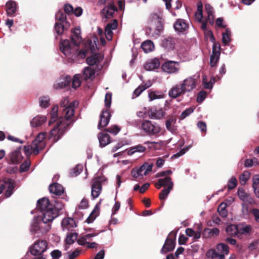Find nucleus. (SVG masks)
Here are the masks:
<instances>
[{
  "label": "nucleus",
  "mask_w": 259,
  "mask_h": 259,
  "mask_svg": "<svg viewBox=\"0 0 259 259\" xmlns=\"http://www.w3.org/2000/svg\"><path fill=\"white\" fill-rule=\"evenodd\" d=\"M148 27L146 29V34L150 38L156 39L160 35L162 29L161 18L156 14L150 15Z\"/></svg>",
  "instance_id": "4"
},
{
  "label": "nucleus",
  "mask_w": 259,
  "mask_h": 259,
  "mask_svg": "<svg viewBox=\"0 0 259 259\" xmlns=\"http://www.w3.org/2000/svg\"><path fill=\"white\" fill-rule=\"evenodd\" d=\"M215 78H211L209 82L207 81L206 76H203L202 82L204 88L210 89L213 87V84L215 82Z\"/></svg>",
  "instance_id": "49"
},
{
  "label": "nucleus",
  "mask_w": 259,
  "mask_h": 259,
  "mask_svg": "<svg viewBox=\"0 0 259 259\" xmlns=\"http://www.w3.org/2000/svg\"><path fill=\"white\" fill-rule=\"evenodd\" d=\"M241 211L244 215H248L250 212L248 204L245 202L242 203Z\"/></svg>",
  "instance_id": "63"
},
{
  "label": "nucleus",
  "mask_w": 259,
  "mask_h": 259,
  "mask_svg": "<svg viewBox=\"0 0 259 259\" xmlns=\"http://www.w3.org/2000/svg\"><path fill=\"white\" fill-rule=\"evenodd\" d=\"M55 17L57 21L54 26L55 32L58 35H61L65 27H67L69 26L66 21V15L62 11H59L56 13Z\"/></svg>",
  "instance_id": "7"
},
{
  "label": "nucleus",
  "mask_w": 259,
  "mask_h": 259,
  "mask_svg": "<svg viewBox=\"0 0 259 259\" xmlns=\"http://www.w3.org/2000/svg\"><path fill=\"white\" fill-rule=\"evenodd\" d=\"M231 35V32L229 29H226L225 32L222 34V41L224 45H227L230 41Z\"/></svg>",
  "instance_id": "47"
},
{
  "label": "nucleus",
  "mask_w": 259,
  "mask_h": 259,
  "mask_svg": "<svg viewBox=\"0 0 259 259\" xmlns=\"http://www.w3.org/2000/svg\"><path fill=\"white\" fill-rule=\"evenodd\" d=\"M49 190L51 193L56 195H61L64 192V188L60 184L54 183L49 186Z\"/></svg>",
  "instance_id": "27"
},
{
  "label": "nucleus",
  "mask_w": 259,
  "mask_h": 259,
  "mask_svg": "<svg viewBox=\"0 0 259 259\" xmlns=\"http://www.w3.org/2000/svg\"><path fill=\"white\" fill-rule=\"evenodd\" d=\"M40 231L39 221H37L36 218H34L31 224L30 231L34 235L37 234L36 236L38 237L40 235Z\"/></svg>",
  "instance_id": "32"
},
{
  "label": "nucleus",
  "mask_w": 259,
  "mask_h": 259,
  "mask_svg": "<svg viewBox=\"0 0 259 259\" xmlns=\"http://www.w3.org/2000/svg\"><path fill=\"white\" fill-rule=\"evenodd\" d=\"M146 151L145 146L138 144L130 147L127 150V154L128 155H132L136 153H144Z\"/></svg>",
  "instance_id": "29"
},
{
  "label": "nucleus",
  "mask_w": 259,
  "mask_h": 259,
  "mask_svg": "<svg viewBox=\"0 0 259 259\" xmlns=\"http://www.w3.org/2000/svg\"><path fill=\"white\" fill-rule=\"evenodd\" d=\"M161 69L168 74H177L180 70V62L166 60L161 65Z\"/></svg>",
  "instance_id": "10"
},
{
  "label": "nucleus",
  "mask_w": 259,
  "mask_h": 259,
  "mask_svg": "<svg viewBox=\"0 0 259 259\" xmlns=\"http://www.w3.org/2000/svg\"><path fill=\"white\" fill-rule=\"evenodd\" d=\"M77 233H71L67 235L65 242L67 245L72 244L77 240Z\"/></svg>",
  "instance_id": "45"
},
{
  "label": "nucleus",
  "mask_w": 259,
  "mask_h": 259,
  "mask_svg": "<svg viewBox=\"0 0 259 259\" xmlns=\"http://www.w3.org/2000/svg\"><path fill=\"white\" fill-rule=\"evenodd\" d=\"M120 131V128H119L116 125H112L106 129L107 132L113 134L114 135H117L119 132Z\"/></svg>",
  "instance_id": "59"
},
{
  "label": "nucleus",
  "mask_w": 259,
  "mask_h": 259,
  "mask_svg": "<svg viewBox=\"0 0 259 259\" xmlns=\"http://www.w3.org/2000/svg\"><path fill=\"white\" fill-rule=\"evenodd\" d=\"M163 116L164 112L161 109L151 110L149 113L150 117L152 119H159L162 118Z\"/></svg>",
  "instance_id": "38"
},
{
  "label": "nucleus",
  "mask_w": 259,
  "mask_h": 259,
  "mask_svg": "<svg viewBox=\"0 0 259 259\" xmlns=\"http://www.w3.org/2000/svg\"><path fill=\"white\" fill-rule=\"evenodd\" d=\"M117 25L118 22L116 19H114L111 23L107 24L105 29V35L107 40H112L113 37L112 31L117 29Z\"/></svg>",
  "instance_id": "18"
},
{
  "label": "nucleus",
  "mask_w": 259,
  "mask_h": 259,
  "mask_svg": "<svg viewBox=\"0 0 259 259\" xmlns=\"http://www.w3.org/2000/svg\"><path fill=\"white\" fill-rule=\"evenodd\" d=\"M37 208L42 213V225L50 223L58 216L57 211L53 209V204L50 203L47 198H42L37 201Z\"/></svg>",
  "instance_id": "3"
},
{
  "label": "nucleus",
  "mask_w": 259,
  "mask_h": 259,
  "mask_svg": "<svg viewBox=\"0 0 259 259\" xmlns=\"http://www.w3.org/2000/svg\"><path fill=\"white\" fill-rule=\"evenodd\" d=\"M205 9L207 16L206 18L207 22H208L210 24H212L214 22V15L213 9L209 4H206Z\"/></svg>",
  "instance_id": "33"
},
{
  "label": "nucleus",
  "mask_w": 259,
  "mask_h": 259,
  "mask_svg": "<svg viewBox=\"0 0 259 259\" xmlns=\"http://www.w3.org/2000/svg\"><path fill=\"white\" fill-rule=\"evenodd\" d=\"M6 12L9 16H14L17 10V4L13 1H8L6 4Z\"/></svg>",
  "instance_id": "25"
},
{
  "label": "nucleus",
  "mask_w": 259,
  "mask_h": 259,
  "mask_svg": "<svg viewBox=\"0 0 259 259\" xmlns=\"http://www.w3.org/2000/svg\"><path fill=\"white\" fill-rule=\"evenodd\" d=\"M175 30L178 33H185L189 28V24L182 19H178L174 24Z\"/></svg>",
  "instance_id": "17"
},
{
  "label": "nucleus",
  "mask_w": 259,
  "mask_h": 259,
  "mask_svg": "<svg viewBox=\"0 0 259 259\" xmlns=\"http://www.w3.org/2000/svg\"><path fill=\"white\" fill-rule=\"evenodd\" d=\"M71 78L69 76H66L60 79L59 82L54 85L56 89H62L68 86L71 82Z\"/></svg>",
  "instance_id": "34"
},
{
  "label": "nucleus",
  "mask_w": 259,
  "mask_h": 259,
  "mask_svg": "<svg viewBox=\"0 0 259 259\" xmlns=\"http://www.w3.org/2000/svg\"><path fill=\"white\" fill-rule=\"evenodd\" d=\"M152 164L145 163L139 168L133 169L132 170L131 175L133 177L141 180L143 178L144 176L147 175L149 172L152 171Z\"/></svg>",
  "instance_id": "9"
},
{
  "label": "nucleus",
  "mask_w": 259,
  "mask_h": 259,
  "mask_svg": "<svg viewBox=\"0 0 259 259\" xmlns=\"http://www.w3.org/2000/svg\"><path fill=\"white\" fill-rule=\"evenodd\" d=\"M103 56L101 54H95L87 58V63L90 66L96 65L98 69L101 68L102 66L100 65V63L103 60Z\"/></svg>",
  "instance_id": "15"
},
{
  "label": "nucleus",
  "mask_w": 259,
  "mask_h": 259,
  "mask_svg": "<svg viewBox=\"0 0 259 259\" xmlns=\"http://www.w3.org/2000/svg\"><path fill=\"white\" fill-rule=\"evenodd\" d=\"M53 206L54 210L57 211V213L59 215V211L63 208L64 205L61 201L57 200L55 201V204H53Z\"/></svg>",
  "instance_id": "53"
},
{
  "label": "nucleus",
  "mask_w": 259,
  "mask_h": 259,
  "mask_svg": "<svg viewBox=\"0 0 259 259\" xmlns=\"http://www.w3.org/2000/svg\"><path fill=\"white\" fill-rule=\"evenodd\" d=\"M201 229L199 228L198 230L197 231H194L191 228H187L186 230V233L187 235L189 237H194V238L195 239H199L201 236Z\"/></svg>",
  "instance_id": "40"
},
{
  "label": "nucleus",
  "mask_w": 259,
  "mask_h": 259,
  "mask_svg": "<svg viewBox=\"0 0 259 259\" xmlns=\"http://www.w3.org/2000/svg\"><path fill=\"white\" fill-rule=\"evenodd\" d=\"M50 104V98L48 96H43L39 99V105L42 108H47Z\"/></svg>",
  "instance_id": "51"
},
{
  "label": "nucleus",
  "mask_w": 259,
  "mask_h": 259,
  "mask_svg": "<svg viewBox=\"0 0 259 259\" xmlns=\"http://www.w3.org/2000/svg\"><path fill=\"white\" fill-rule=\"evenodd\" d=\"M47 121V117L45 116L38 115L34 117L30 121L32 127H36L42 125Z\"/></svg>",
  "instance_id": "28"
},
{
  "label": "nucleus",
  "mask_w": 259,
  "mask_h": 259,
  "mask_svg": "<svg viewBox=\"0 0 259 259\" xmlns=\"http://www.w3.org/2000/svg\"><path fill=\"white\" fill-rule=\"evenodd\" d=\"M197 81L194 76H190L185 79L181 83L182 88L184 92H190L197 86Z\"/></svg>",
  "instance_id": "12"
},
{
  "label": "nucleus",
  "mask_w": 259,
  "mask_h": 259,
  "mask_svg": "<svg viewBox=\"0 0 259 259\" xmlns=\"http://www.w3.org/2000/svg\"><path fill=\"white\" fill-rule=\"evenodd\" d=\"M141 48L144 52L147 53L154 50V45L151 40H147L142 44Z\"/></svg>",
  "instance_id": "37"
},
{
  "label": "nucleus",
  "mask_w": 259,
  "mask_h": 259,
  "mask_svg": "<svg viewBox=\"0 0 259 259\" xmlns=\"http://www.w3.org/2000/svg\"><path fill=\"white\" fill-rule=\"evenodd\" d=\"M6 188H7L5 196L6 197H10L13 193L15 187V181L12 179H8L5 181Z\"/></svg>",
  "instance_id": "23"
},
{
  "label": "nucleus",
  "mask_w": 259,
  "mask_h": 259,
  "mask_svg": "<svg viewBox=\"0 0 259 259\" xmlns=\"http://www.w3.org/2000/svg\"><path fill=\"white\" fill-rule=\"evenodd\" d=\"M172 188L171 184L170 186H168L167 188L163 189L159 194V199L161 200L166 199Z\"/></svg>",
  "instance_id": "46"
},
{
  "label": "nucleus",
  "mask_w": 259,
  "mask_h": 259,
  "mask_svg": "<svg viewBox=\"0 0 259 259\" xmlns=\"http://www.w3.org/2000/svg\"><path fill=\"white\" fill-rule=\"evenodd\" d=\"M220 233V230L217 228L212 229L206 228L202 232V235L205 238H209L213 236H217Z\"/></svg>",
  "instance_id": "35"
},
{
  "label": "nucleus",
  "mask_w": 259,
  "mask_h": 259,
  "mask_svg": "<svg viewBox=\"0 0 259 259\" xmlns=\"http://www.w3.org/2000/svg\"><path fill=\"white\" fill-rule=\"evenodd\" d=\"M24 152L27 156H29L33 153L34 155H37L40 151L36 146H34L32 143L31 145H26L23 148Z\"/></svg>",
  "instance_id": "30"
},
{
  "label": "nucleus",
  "mask_w": 259,
  "mask_h": 259,
  "mask_svg": "<svg viewBox=\"0 0 259 259\" xmlns=\"http://www.w3.org/2000/svg\"><path fill=\"white\" fill-rule=\"evenodd\" d=\"M226 232L231 236H238V225H231L227 227Z\"/></svg>",
  "instance_id": "41"
},
{
  "label": "nucleus",
  "mask_w": 259,
  "mask_h": 259,
  "mask_svg": "<svg viewBox=\"0 0 259 259\" xmlns=\"http://www.w3.org/2000/svg\"><path fill=\"white\" fill-rule=\"evenodd\" d=\"M250 212L253 215L255 220L259 223V209L254 208L250 211Z\"/></svg>",
  "instance_id": "64"
},
{
  "label": "nucleus",
  "mask_w": 259,
  "mask_h": 259,
  "mask_svg": "<svg viewBox=\"0 0 259 259\" xmlns=\"http://www.w3.org/2000/svg\"><path fill=\"white\" fill-rule=\"evenodd\" d=\"M11 160L13 163H18L20 162V154L18 151H14L12 153Z\"/></svg>",
  "instance_id": "55"
},
{
  "label": "nucleus",
  "mask_w": 259,
  "mask_h": 259,
  "mask_svg": "<svg viewBox=\"0 0 259 259\" xmlns=\"http://www.w3.org/2000/svg\"><path fill=\"white\" fill-rule=\"evenodd\" d=\"M45 138V133H40L36 137L35 140L33 141L34 146H36L39 149L41 150L46 146V143L44 141Z\"/></svg>",
  "instance_id": "22"
},
{
  "label": "nucleus",
  "mask_w": 259,
  "mask_h": 259,
  "mask_svg": "<svg viewBox=\"0 0 259 259\" xmlns=\"http://www.w3.org/2000/svg\"><path fill=\"white\" fill-rule=\"evenodd\" d=\"M171 236L175 237L176 235L172 233H170L168 238L166 239L162 248L161 249L162 253H166L167 251L172 250L175 246V239L170 238Z\"/></svg>",
  "instance_id": "16"
},
{
  "label": "nucleus",
  "mask_w": 259,
  "mask_h": 259,
  "mask_svg": "<svg viewBox=\"0 0 259 259\" xmlns=\"http://www.w3.org/2000/svg\"><path fill=\"white\" fill-rule=\"evenodd\" d=\"M80 32L81 31L79 28H75L72 31L71 40V43L74 45L73 47L68 39L62 40L60 41V51L67 58L72 61L74 60L76 56L81 59L84 58L88 53H93L94 49V46L92 40H88L84 44V48L77 51L76 48L82 40Z\"/></svg>",
  "instance_id": "2"
},
{
  "label": "nucleus",
  "mask_w": 259,
  "mask_h": 259,
  "mask_svg": "<svg viewBox=\"0 0 259 259\" xmlns=\"http://www.w3.org/2000/svg\"><path fill=\"white\" fill-rule=\"evenodd\" d=\"M81 75L80 74H75L72 80V86L73 88L76 89L81 84Z\"/></svg>",
  "instance_id": "43"
},
{
  "label": "nucleus",
  "mask_w": 259,
  "mask_h": 259,
  "mask_svg": "<svg viewBox=\"0 0 259 259\" xmlns=\"http://www.w3.org/2000/svg\"><path fill=\"white\" fill-rule=\"evenodd\" d=\"M171 184V187H173L174 184L171 181L170 177H165L164 178L159 179L157 183H155V187L157 189H159L162 186H170Z\"/></svg>",
  "instance_id": "24"
},
{
  "label": "nucleus",
  "mask_w": 259,
  "mask_h": 259,
  "mask_svg": "<svg viewBox=\"0 0 259 259\" xmlns=\"http://www.w3.org/2000/svg\"><path fill=\"white\" fill-rule=\"evenodd\" d=\"M30 166V162L29 161H26L20 165V171L25 172L28 170Z\"/></svg>",
  "instance_id": "60"
},
{
  "label": "nucleus",
  "mask_w": 259,
  "mask_h": 259,
  "mask_svg": "<svg viewBox=\"0 0 259 259\" xmlns=\"http://www.w3.org/2000/svg\"><path fill=\"white\" fill-rule=\"evenodd\" d=\"M76 101L69 102L67 97L64 98L60 101V109L57 105L53 107L50 114L51 119L49 124L51 125L56 122L55 127L51 131L50 135L54 140L57 141L71 124V118L74 114V109L77 106Z\"/></svg>",
  "instance_id": "1"
},
{
  "label": "nucleus",
  "mask_w": 259,
  "mask_h": 259,
  "mask_svg": "<svg viewBox=\"0 0 259 259\" xmlns=\"http://www.w3.org/2000/svg\"><path fill=\"white\" fill-rule=\"evenodd\" d=\"M42 220L39 221V225L40 227V234L46 233L48 232L51 228V225L49 223H44L45 225H42Z\"/></svg>",
  "instance_id": "52"
},
{
  "label": "nucleus",
  "mask_w": 259,
  "mask_h": 259,
  "mask_svg": "<svg viewBox=\"0 0 259 259\" xmlns=\"http://www.w3.org/2000/svg\"><path fill=\"white\" fill-rule=\"evenodd\" d=\"M251 229V227L249 225L245 226L242 225H238V236H239V235L248 234L250 231Z\"/></svg>",
  "instance_id": "44"
},
{
  "label": "nucleus",
  "mask_w": 259,
  "mask_h": 259,
  "mask_svg": "<svg viewBox=\"0 0 259 259\" xmlns=\"http://www.w3.org/2000/svg\"><path fill=\"white\" fill-rule=\"evenodd\" d=\"M95 71L91 67H85L82 73V77L84 80H88L89 79H92L95 76Z\"/></svg>",
  "instance_id": "36"
},
{
  "label": "nucleus",
  "mask_w": 259,
  "mask_h": 259,
  "mask_svg": "<svg viewBox=\"0 0 259 259\" xmlns=\"http://www.w3.org/2000/svg\"><path fill=\"white\" fill-rule=\"evenodd\" d=\"M112 99V94L108 93L105 95V106L107 108L106 109L103 110L100 115V120L98 124V128H101L106 126L110 121L111 118V114L108 108L110 107Z\"/></svg>",
  "instance_id": "5"
},
{
  "label": "nucleus",
  "mask_w": 259,
  "mask_h": 259,
  "mask_svg": "<svg viewBox=\"0 0 259 259\" xmlns=\"http://www.w3.org/2000/svg\"><path fill=\"white\" fill-rule=\"evenodd\" d=\"M220 46L214 44L212 47V54L210 56V65L212 67H215L220 58Z\"/></svg>",
  "instance_id": "14"
},
{
  "label": "nucleus",
  "mask_w": 259,
  "mask_h": 259,
  "mask_svg": "<svg viewBox=\"0 0 259 259\" xmlns=\"http://www.w3.org/2000/svg\"><path fill=\"white\" fill-rule=\"evenodd\" d=\"M229 247L224 243H220L217 246V250H210L207 255L212 259H224L225 255L229 253Z\"/></svg>",
  "instance_id": "8"
},
{
  "label": "nucleus",
  "mask_w": 259,
  "mask_h": 259,
  "mask_svg": "<svg viewBox=\"0 0 259 259\" xmlns=\"http://www.w3.org/2000/svg\"><path fill=\"white\" fill-rule=\"evenodd\" d=\"M81 250L79 249H76L73 251H69L68 252V259H75L79 255L81 252Z\"/></svg>",
  "instance_id": "56"
},
{
  "label": "nucleus",
  "mask_w": 259,
  "mask_h": 259,
  "mask_svg": "<svg viewBox=\"0 0 259 259\" xmlns=\"http://www.w3.org/2000/svg\"><path fill=\"white\" fill-rule=\"evenodd\" d=\"M177 40L172 37H167L163 39L161 45L167 50L174 49Z\"/></svg>",
  "instance_id": "26"
},
{
  "label": "nucleus",
  "mask_w": 259,
  "mask_h": 259,
  "mask_svg": "<svg viewBox=\"0 0 259 259\" xmlns=\"http://www.w3.org/2000/svg\"><path fill=\"white\" fill-rule=\"evenodd\" d=\"M248 194L246 193L242 189H239L238 190V195L240 200L243 202L248 196Z\"/></svg>",
  "instance_id": "61"
},
{
  "label": "nucleus",
  "mask_w": 259,
  "mask_h": 259,
  "mask_svg": "<svg viewBox=\"0 0 259 259\" xmlns=\"http://www.w3.org/2000/svg\"><path fill=\"white\" fill-rule=\"evenodd\" d=\"M194 111V109L192 108H189L185 110H184L181 114L180 116V119L181 120H183L189 115H190Z\"/></svg>",
  "instance_id": "57"
},
{
  "label": "nucleus",
  "mask_w": 259,
  "mask_h": 259,
  "mask_svg": "<svg viewBox=\"0 0 259 259\" xmlns=\"http://www.w3.org/2000/svg\"><path fill=\"white\" fill-rule=\"evenodd\" d=\"M98 215V212L95 209H94L88 218L86 220V222L90 224L92 223L96 218Z\"/></svg>",
  "instance_id": "58"
},
{
  "label": "nucleus",
  "mask_w": 259,
  "mask_h": 259,
  "mask_svg": "<svg viewBox=\"0 0 259 259\" xmlns=\"http://www.w3.org/2000/svg\"><path fill=\"white\" fill-rule=\"evenodd\" d=\"M185 93L182 86L181 84L173 86L168 92V95L170 97L176 99Z\"/></svg>",
  "instance_id": "21"
},
{
  "label": "nucleus",
  "mask_w": 259,
  "mask_h": 259,
  "mask_svg": "<svg viewBox=\"0 0 259 259\" xmlns=\"http://www.w3.org/2000/svg\"><path fill=\"white\" fill-rule=\"evenodd\" d=\"M237 185V180L234 177H232L228 183L227 187L229 190L235 188Z\"/></svg>",
  "instance_id": "54"
},
{
  "label": "nucleus",
  "mask_w": 259,
  "mask_h": 259,
  "mask_svg": "<svg viewBox=\"0 0 259 259\" xmlns=\"http://www.w3.org/2000/svg\"><path fill=\"white\" fill-rule=\"evenodd\" d=\"M257 159L255 158L251 159H246L245 161L244 165L246 167H250L254 165L257 164Z\"/></svg>",
  "instance_id": "62"
},
{
  "label": "nucleus",
  "mask_w": 259,
  "mask_h": 259,
  "mask_svg": "<svg viewBox=\"0 0 259 259\" xmlns=\"http://www.w3.org/2000/svg\"><path fill=\"white\" fill-rule=\"evenodd\" d=\"M61 226L64 231H72L77 226L73 219L71 218H64L61 223Z\"/></svg>",
  "instance_id": "19"
},
{
  "label": "nucleus",
  "mask_w": 259,
  "mask_h": 259,
  "mask_svg": "<svg viewBox=\"0 0 259 259\" xmlns=\"http://www.w3.org/2000/svg\"><path fill=\"white\" fill-rule=\"evenodd\" d=\"M250 178V173L248 171H244L240 176L239 180L241 185H244Z\"/></svg>",
  "instance_id": "50"
},
{
  "label": "nucleus",
  "mask_w": 259,
  "mask_h": 259,
  "mask_svg": "<svg viewBox=\"0 0 259 259\" xmlns=\"http://www.w3.org/2000/svg\"><path fill=\"white\" fill-rule=\"evenodd\" d=\"M141 127L147 135L155 137H159L162 130L159 124L148 120H144L141 123Z\"/></svg>",
  "instance_id": "6"
},
{
  "label": "nucleus",
  "mask_w": 259,
  "mask_h": 259,
  "mask_svg": "<svg viewBox=\"0 0 259 259\" xmlns=\"http://www.w3.org/2000/svg\"><path fill=\"white\" fill-rule=\"evenodd\" d=\"M144 144L147 145L148 149H149L150 150L159 149L160 147L161 146L160 143L154 141H145L144 143Z\"/></svg>",
  "instance_id": "42"
},
{
  "label": "nucleus",
  "mask_w": 259,
  "mask_h": 259,
  "mask_svg": "<svg viewBox=\"0 0 259 259\" xmlns=\"http://www.w3.org/2000/svg\"><path fill=\"white\" fill-rule=\"evenodd\" d=\"M99 3L101 5H105L107 3L108 6L105 7L102 10V13L106 18H110L112 17L113 14L117 11L116 7L112 3V0H100Z\"/></svg>",
  "instance_id": "11"
},
{
  "label": "nucleus",
  "mask_w": 259,
  "mask_h": 259,
  "mask_svg": "<svg viewBox=\"0 0 259 259\" xmlns=\"http://www.w3.org/2000/svg\"><path fill=\"white\" fill-rule=\"evenodd\" d=\"M98 138L101 147H104L110 143V136L108 134L99 133Z\"/></svg>",
  "instance_id": "31"
},
{
  "label": "nucleus",
  "mask_w": 259,
  "mask_h": 259,
  "mask_svg": "<svg viewBox=\"0 0 259 259\" xmlns=\"http://www.w3.org/2000/svg\"><path fill=\"white\" fill-rule=\"evenodd\" d=\"M158 92L153 91L152 90H149L148 91V97L149 98V101H152L154 100L157 99H161L163 98V96L161 94H158Z\"/></svg>",
  "instance_id": "48"
},
{
  "label": "nucleus",
  "mask_w": 259,
  "mask_h": 259,
  "mask_svg": "<svg viewBox=\"0 0 259 259\" xmlns=\"http://www.w3.org/2000/svg\"><path fill=\"white\" fill-rule=\"evenodd\" d=\"M102 181V178L100 177L96 178L93 180L91 191V196L93 199L97 198L101 192Z\"/></svg>",
  "instance_id": "13"
},
{
  "label": "nucleus",
  "mask_w": 259,
  "mask_h": 259,
  "mask_svg": "<svg viewBox=\"0 0 259 259\" xmlns=\"http://www.w3.org/2000/svg\"><path fill=\"white\" fill-rule=\"evenodd\" d=\"M160 63L157 58H153L147 61L144 65V67L147 71H153L159 67Z\"/></svg>",
  "instance_id": "20"
},
{
  "label": "nucleus",
  "mask_w": 259,
  "mask_h": 259,
  "mask_svg": "<svg viewBox=\"0 0 259 259\" xmlns=\"http://www.w3.org/2000/svg\"><path fill=\"white\" fill-rule=\"evenodd\" d=\"M152 84L150 81H149L148 83L144 85H139L134 92L133 96H135V97H138L144 91H145L147 88L150 87Z\"/></svg>",
  "instance_id": "39"
}]
</instances>
